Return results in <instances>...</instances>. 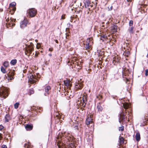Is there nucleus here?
<instances>
[{"instance_id":"nucleus-24","label":"nucleus","mask_w":148,"mask_h":148,"mask_svg":"<svg viewBox=\"0 0 148 148\" xmlns=\"http://www.w3.org/2000/svg\"><path fill=\"white\" fill-rule=\"evenodd\" d=\"M76 146L74 143H71L69 144V148H75Z\"/></svg>"},{"instance_id":"nucleus-28","label":"nucleus","mask_w":148,"mask_h":148,"mask_svg":"<svg viewBox=\"0 0 148 148\" xmlns=\"http://www.w3.org/2000/svg\"><path fill=\"white\" fill-rule=\"evenodd\" d=\"M17 60L16 59L13 60H12L10 62L11 64L14 65L16 63Z\"/></svg>"},{"instance_id":"nucleus-57","label":"nucleus","mask_w":148,"mask_h":148,"mask_svg":"<svg viewBox=\"0 0 148 148\" xmlns=\"http://www.w3.org/2000/svg\"><path fill=\"white\" fill-rule=\"evenodd\" d=\"M1 136H0V139H1Z\"/></svg>"},{"instance_id":"nucleus-47","label":"nucleus","mask_w":148,"mask_h":148,"mask_svg":"<svg viewBox=\"0 0 148 148\" xmlns=\"http://www.w3.org/2000/svg\"><path fill=\"white\" fill-rule=\"evenodd\" d=\"M65 18V17L64 16V15H62V19H64Z\"/></svg>"},{"instance_id":"nucleus-58","label":"nucleus","mask_w":148,"mask_h":148,"mask_svg":"<svg viewBox=\"0 0 148 148\" xmlns=\"http://www.w3.org/2000/svg\"><path fill=\"white\" fill-rule=\"evenodd\" d=\"M101 40H103V39H101Z\"/></svg>"},{"instance_id":"nucleus-21","label":"nucleus","mask_w":148,"mask_h":148,"mask_svg":"<svg viewBox=\"0 0 148 148\" xmlns=\"http://www.w3.org/2000/svg\"><path fill=\"white\" fill-rule=\"evenodd\" d=\"M50 89V87L49 86H47L45 88V91L48 94H49V91Z\"/></svg>"},{"instance_id":"nucleus-49","label":"nucleus","mask_w":148,"mask_h":148,"mask_svg":"<svg viewBox=\"0 0 148 148\" xmlns=\"http://www.w3.org/2000/svg\"><path fill=\"white\" fill-rule=\"evenodd\" d=\"M55 42H56V43H58V40H55Z\"/></svg>"},{"instance_id":"nucleus-27","label":"nucleus","mask_w":148,"mask_h":148,"mask_svg":"<svg viewBox=\"0 0 148 148\" xmlns=\"http://www.w3.org/2000/svg\"><path fill=\"white\" fill-rule=\"evenodd\" d=\"M1 71L2 73H6V71L5 69L3 66H1Z\"/></svg>"},{"instance_id":"nucleus-11","label":"nucleus","mask_w":148,"mask_h":148,"mask_svg":"<svg viewBox=\"0 0 148 148\" xmlns=\"http://www.w3.org/2000/svg\"><path fill=\"white\" fill-rule=\"evenodd\" d=\"M83 87V85L81 82L78 81L75 84V87L76 90L81 89Z\"/></svg>"},{"instance_id":"nucleus-16","label":"nucleus","mask_w":148,"mask_h":148,"mask_svg":"<svg viewBox=\"0 0 148 148\" xmlns=\"http://www.w3.org/2000/svg\"><path fill=\"white\" fill-rule=\"evenodd\" d=\"M93 43L92 41V38H88L86 40V44H89L91 45Z\"/></svg>"},{"instance_id":"nucleus-20","label":"nucleus","mask_w":148,"mask_h":148,"mask_svg":"<svg viewBox=\"0 0 148 148\" xmlns=\"http://www.w3.org/2000/svg\"><path fill=\"white\" fill-rule=\"evenodd\" d=\"M91 45H90V44H86L85 46L86 49L87 50H90L92 49V47H91Z\"/></svg>"},{"instance_id":"nucleus-18","label":"nucleus","mask_w":148,"mask_h":148,"mask_svg":"<svg viewBox=\"0 0 148 148\" xmlns=\"http://www.w3.org/2000/svg\"><path fill=\"white\" fill-rule=\"evenodd\" d=\"M111 30L112 31L113 33L116 32L117 30V26L115 25H113L112 27Z\"/></svg>"},{"instance_id":"nucleus-53","label":"nucleus","mask_w":148,"mask_h":148,"mask_svg":"<svg viewBox=\"0 0 148 148\" xmlns=\"http://www.w3.org/2000/svg\"><path fill=\"white\" fill-rule=\"evenodd\" d=\"M112 6L110 7V10H112Z\"/></svg>"},{"instance_id":"nucleus-26","label":"nucleus","mask_w":148,"mask_h":148,"mask_svg":"<svg viewBox=\"0 0 148 148\" xmlns=\"http://www.w3.org/2000/svg\"><path fill=\"white\" fill-rule=\"evenodd\" d=\"M90 2L89 0H86L85 1L84 4L86 7L89 6Z\"/></svg>"},{"instance_id":"nucleus-56","label":"nucleus","mask_w":148,"mask_h":148,"mask_svg":"<svg viewBox=\"0 0 148 148\" xmlns=\"http://www.w3.org/2000/svg\"><path fill=\"white\" fill-rule=\"evenodd\" d=\"M69 92H68V93H67V94L68 95L69 94Z\"/></svg>"},{"instance_id":"nucleus-6","label":"nucleus","mask_w":148,"mask_h":148,"mask_svg":"<svg viewBox=\"0 0 148 148\" xmlns=\"http://www.w3.org/2000/svg\"><path fill=\"white\" fill-rule=\"evenodd\" d=\"M33 44H31L29 45L26 49L25 51V54L29 56L31 53L32 51L34 50Z\"/></svg>"},{"instance_id":"nucleus-19","label":"nucleus","mask_w":148,"mask_h":148,"mask_svg":"<svg viewBox=\"0 0 148 148\" xmlns=\"http://www.w3.org/2000/svg\"><path fill=\"white\" fill-rule=\"evenodd\" d=\"M136 139L137 141H139L140 140V133L138 132L136 134Z\"/></svg>"},{"instance_id":"nucleus-30","label":"nucleus","mask_w":148,"mask_h":148,"mask_svg":"<svg viewBox=\"0 0 148 148\" xmlns=\"http://www.w3.org/2000/svg\"><path fill=\"white\" fill-rule=\"evenodd\" d=\"M120 143L121 144L124 143V138L122 137H121L119 139Z\"/></svg>"},{"instance_id":"nucleus-32","label":"nucleus","mask_w":148,"mask_h":148,"mask_svg":"<svg viewBox=\"0 0 148 148\" xmlns=\"http://www.w3.org/2000/svg\"><path fill=\"white\" fill-rule=\"evenodd\" d=\"M19 103H16L14 104V108L15 109H17L18 108Z\"/></svg>"},{"instance_id":"nucleus-50","label":"nucleus","mask_w":148,"mask_h":148,"mask_svg":"<svg viewBox=\"0 0 148 148\" xmlns=\"http://www.w3.org/2000/svg\"><path fill=\"white\" fill-rule=\"evenodd\" d=\"M127 1L128 2H131L132 0H127Z\"/></svg>"},{"instance_id":"nucleus-59","label":"nucleus","mask_w":148,"mask_h":148,"mask_svg":"<svg viewBox=\"0 0 148 148\" xmlns=\"http://www.w3.org/2000/svg\"><path fill=\"white\" fill-rule=\"evenodd\" d=\"M102 27H104V25H103V26H102Z\"/></svg>"},{"instance_id":"nucleus-45","label":"nucleus","mask_w":148,"mask_h":148,"mask_svg":"<svg viewBox=\"0 0 148 148\" xmlns=\"http://www.w3.org/2000/svg\"><path fill=\"white\" fill-rule=\"evenodd\" d=\"M69 29L68 28H66V33H69Z\"/></svg>"},{"instance_id":"nucleus-1","label":"nucleus","mask_w":148,"mask_h":148,"mask_svg":"<svg viewBox=\"0 0 148 148\" xmlns=\"http://www.w3.org/2000/svg\"><path fill=\"white\" fill-rule=\"evenodd\" d=\"M62 136L60 134L58 135L56 138V143H57V145L59 148H67L66 147L65 144H64L61 141L62 140Z\"/></svg>"},{"instance_id":"nucleus-42","label":"nucleus","mask_w":148,"mask_h":148,"mask_svg":"<svg viewBox=\"0 0 148 148\" xmlns=\"http://www.w3.org/2000/svg\"><path fill=\"white\" fill-rule=\"evenodd\" d=\"M61 116L60 115H56V116L58 119H60V118Z\"/></svg>"},{"instance_id":"nucleus-17","label":"nucleus","mask_w":148,"mask_h":148,"mask_svg":"<svg viewBox=\"0 0 148 148\" xmlns=\"http://www.w3.org/2000/svg\"><path fill=\"white\" fill-rule=\"evenodd\" d=\"M33 127L32 125L27 124L25 127L27 130L29 131L31 130L32 129Z\"/></svg>"},{"instance_id":"nucleus-54","label":"nucleus","mask_w":148,"mask_h":148,"mask_svg":"<svg viewBox=\"0 0 148 148\" xmlns=\"http://www.w3.org/2000/svg\"><path fill=\"white\" fill-rule=\"evenodd\" d=\"M38 40H35V41H36V42H38Z\"/></svg>"},{"instance_id":"nucleus-46","label":"nucleus","mask_w":148,"mask_h":148,"mask_svg":"<svg viewBox=\"0 0 148 148\" xmlns=\"http://www.w3.org/2000/svg\"><path fill=\"white\" fill-rule=\"evenodd\" d=\"M49 51H53V48H49Z\"/></svg>"},{"instance_id":"nucleus-15","label":"nucleus","mask_w":148,"mask_h":148,"mask_svg":"<svg viewBox=\"0 0 148 148\" xmlns=\"http://www.w3.org/2000/svg\"><path fill=\"white\" fill-rule=\"evenodd\" d=\"M125 115L123 113H121L120 114V117L119 119V122L120 123L124 119V116Z\"/></svg>"},{"instance_id":"nucleus-60","label":"nucleus","mask_w":148,"mask_h":148,"mask_svg":"<svg viewBox=\"0 0 148 148\" xmlns=\"http://www.w3.org/2000/svg\"><path fill=\"white\" fill-rule=\"evenodd\" d=\"M23 72H25V71H24V70L23 71Z\"/></svg>"},{"instance_id":"nucleus-29","label":"nucleus","mask_w":148,"mask_h":148,"mask_svg":"<svg viewBox=\"0 0 148 148\" xmlns=\"http://www.w3.org/2000/svg\"><path fill=\"white\" fill-rule=\"evenodd\" d=\"M3 65L6 68H7L9 66V63L8 62L5 61L3 63Z\"/></svg>"},{"instance_id":"nucleus-51","label":"nucleus","mask_w":148,"mask_h":148,"mask_svg":"<svg viewBox=\"0 0 148 148\" xmlns=\"http://www.w3.org/2000/svg\"><path fill=\"white\" fill-rule=\"evenodd\" d=\"M49 55L50 56H52V54L51 53L49 54Z\"/></svg>"},{"instance_id":"nucleus-25","label":"nucleus","mask_w":148,"mask_h":148,"mask_svg":"<svg viewBox=\"0 0 148 148\" xmlns=\"http://www.w3.org/2000/svg\"><path fill=\"white\" fill-rule=\"evenodd\" d=\"M123 106L124 108L127 109L129 107V105L128 103H123Z\"/></svg>"},{"instance_id":"nucleus-12","label":"nucleus","mask_w":148,"mask_h":148,"mask_svg":"<svg viewBox=\"0 0 148 148\" xmlns=\"http://www.w3.org/2000/svg\"><path fill=\"white\" fill-rule=\"evenodd\" d=\"M64 83L65 85L68 88H69V89L70 87L71 86L70 81L69 80H66L64 81Z\"/></svg>"},{"instance_id":"nucleus-36","label":"nucleus","mask_w":148,"mask_h":148,"mask_svg":"<svg viewBox=\"0 0 148 148\" xmlns=\"http://www.w3.org/2000/svg\"><path fill=\"white\" fill-rule=\"evenodd\" d=\"M133 24V22L132 21L130 20V21L129 23V26L130 27L132 26Z\"/></svg>"},{"instance_id":"nucleus-13","label":"nucleus","mask_w":148,"mask_h":148,"mask_svg":"<svg viewBox=\"0 0 148 148\" xmlns=\"http://www.w3.org/2000/svg\"><path fill=\"white\" fill-rule=\"evenodd\" d=\"M16 5L15 3L13 2L11 3L10 5V7L11 10H12L14 12L16 10V8L14 7Z\"/></svg>"},{"instance_id":"nucleus-7","label":"nucleus","mask_w":148,"mask_h":148,"mask_svg":"<svg viewBox=\"0 0 148 148\" xmlns=\"http://www.w3.org/2000/svg\"><path fill=\"white\" fill-rule=\"evenodd\" d=\"M87 102V96L86 94L85 93L82 98V100H81L80 103V105L82 106V107L84 108L85 107Z\"/></svg>"},{"instance_id":"nucleus-4","label":"nucleus","mask_w":148,"mask_h":148,"mask_svg":"<svg viewBox=\"0 0 148 148\" xmlns=\"http://www.w3.org/2000/svg\"><path fill=\"white\" fill-rule=\"evenodd\" d=\"M15 71L14 70L10 71L7 75L5 76L4 78L8 80L11 81L14 79L13 76L14 75Z\"/></svg>"},{"instance_id":"nucleus-37","label":"nucleus","mask_w":148,"mask_h":148,"mask_svg":"<svg viewBox=\"0 0 148 148\" xmlns=\"http://www.w3.org/2000/svg\"><path fill=\"white\" fill-rule=\"evenodd\" d=\"M40 47V43H37L36 48L37 49H39Z\"/></svg>"},{"instance_id":"nucleus-31","label":"nucleus","mask_w":148,"mask_h":148,"mask_svg":"<svg viewBox=\"0 0 148 148\" xmlns=\"http://www.w3.org/2000/svg\"><path fill=\"white\" fill-rule=\"evenodd\" d=\"M96 97L99 99H100L102 98V96L100 95H97Z\"/></svg>"},{"instance_id":"nucleus-22","label":"nucleus","mask_w":148,"mask_h":148,"mask_svg":"<svg viewBox=\"0 0 148 148\" xmlns=\"http://www.w3.org/2000/svg\"><path fill=\"white\" fill-rule=\"evenodd\" d=\"M134 27L133 26L130 27H129L128 30V31L130 34H132L133 33Z\"/></svg>"},{"instance_id":"nucleus-3","label":"nucleus","mask_w":148,"mask_h":148,"mask_svg":"<svg viewBox=\"0 0 148 148\" xmlns=\"http://www.w3.org/2000/svg\"><path fill=\"white\" fill-rule=\"evenodd\" d=\"M77 60L75 57H70L67 60V64L69 66L72 65V64H77L78 65Z\"/></svg>"},{"instance_id":"nucleus-2","label":"nucleus","mask_w":148,"mask_h":148,"mask_svg":"<svg viewBox=\"0 0 148 148\" xmlns=\"http://www.w3.org/2000/svg\"><path fill=\"white\" fill-rule=\"evenodd\" d=\"M8 90L6 88L2 87L0 88V97L5 98L9 94Z\"/></svg>"},{"instance_id":"nucleus-33","label":"nucleus","mask_w":148,"mask_h":148,"mask_svg":"<svg viewBox=\"0 0 148 148\" xmlns=\"http://www.w3.org/2000/svg\"><path fill=\"white\" fill-rule=\"evenodd\" d=\"M124 126L122 125L119 128V131H122L124 130Z\"/></svg>"},{"instance_id":"nucleus-55","label":"nucleus","mask_w":148,"mask_h":148,"mask_svg":"<svg viewBox=\"0 0 148 148\" xmlns=\"http://www.w3.org/2000/svg\"><path fill=\"white\" fill-rule=\"evenodd\" d=\"M39 109H40H40H41V108H40V107H39Z\"/></svg>"},{"instance_id":"nucleus-14","label":"nucleus","mask_w":148,"mask_h":148,"mask_svg":"<svg viewBox=\"0 0 148 148\" xmlns=\"http://www.w3.org/2000/svg\"><path fill=\"white\" fill-rule=\"evenodd\" d=\"M92 119L90 116L89 117H88V118L86 119V123L87 125H88L90 123H92Z\"/></svg>"},{"instance_id":"nucleus-43","label":"nucleus","mask_w":148,"mask_h":148,"mask_svg":"<svg viewBox=\"0 0 148 148\" xmlns=\"http://www.w3.org/2000/svg\"><path fill=\"white\" fill-rule=\"evenodd\" d=\"M1 148H7V147L6 145H3L2 146Z\"/></svg>"},{"instance_id":"nucleus-40","label":"nucleus","mask_w":148,"mask_h":148,"mask_svg":"<svg viewBox=\"0 0 148 148\" xmlns=\"http://www.w3.org/2000/svg\"><path fill=\"white\" fill-rule=\"evenodd\" d=\"M145 75L146 76L148 75V69H147L145 70Z\"/></svg>"},{"instance_id":"nucleus-41","label":"nucleus","mask_w":148,"mask_h":148,"mask_svg":"<svg viewBox=\"0 0 148 148\" xmlns=\"http://www.w3.org/2000/svg\"><path fill=\"white\" fill-rule=\"evenodd\" d=\"M69 33H66V38H68V37L69 36Z\"/></svg>"},{"instance_id":"nucleus-35","label":"nucleus","mask_w":148,"mask_h":148,"mask_svg":"<svg viewBox=\"0 0 148 148\" xmlns=\"http://www.w3.org/2000/svg\"><path fill=\"white\" fill-rule=\"evenodd\" d=\"M103 38L105 39H108L106 35L102 34L101 35V38Z\"/></svg>"},{"instance_id":"nucleus-9","label":"nucleus","mask_w":148,"mask_h":148,"mask_svg":"<svg viewBox=\"0 0 148 148\" xmlns=\"http://www.w3.org/2000/svg\"><path fill=\"white\" fill-rule=\"evenodd\" d=\"M36 76H34L31 74H30L29 76H28L29 81L32 83H34L36 82L35 80L36 79Z\"/></svg>"},{"instance_id":"nucleus-39","label":"nucleus","mask_w":148,"mask_h":148,"mask_svg":"<svg viewBox=\"0 0 148 148\" xmlns=\"http://www.w3.org/2000/svg\"><path fill=\"white\" fill-rule=\"evenodd\" d=\"M130 53L129 51H128L126 53H125V56H128L130 55Z\"/></svg>"},{"instance_id":"nucleus-8","label":"nucleus","mask_w":148,"mask_h":148,"mask_svg":"<svg viewBox=\"0 0 148 148\" xmlns=\"http://www.w3.org/2000/svg\"><path fill=\"white\" fill-rule=\"evenodd\" d=\"M8 19V21L7 19L6 20L7 21L9 22L6 23L7 26V27L8 28L9 26H14L15 24L14 23H13L12 22L13 21L14 22H15L16 20V19H12L10 18V20H9V18Z\"/></svg>"},{"instance_id":"nucleus-23","label":"nucleus","mask_w":148,"mask_h":148,"mask_svg":"<svg viewBox=\"0 0 148 148\" xmlns=\"http://www.w3.org/2000/svg\"><path fill=\"white\" fill-rule=\"evenodd\" d=\"M10 118L9 115L6 114L5 117V120L6 122H8L10 120Z\"/></svg>"},{"instance_id":"nucleus-38","label":"nucleus","mask_w":148,"mask_h":148,"mask_svg":"<svg viewBox=\"0 0 148 148\" xmlns=\"http://www.w3.org/2000/svg\"><path fill=\"white\" fill-rule=\"evenodd\" d=\"M25 147L27 148H32V147L30 146H29L28 144L26 145Z\"/></svg>"},{"instance_id":"nucleus-48","label":"nucleus","mask_w":148,"mask_h":148,"mask_svg":"<svg viewBox=\"0 0 148 148\" xmlns=\"http://www.w3.org/2000/svg\"><path fill=\"white\" fill-rule=\"evenodd\" d=\"M66 133L65 132L64 134H62V136H64V135L66 136Z\"/></svg>"},{"instance_id":"nucleus-5","label":"nucleus","mask_w":148,"mask_h":148,"mask_svg":"<svg viewBox=\"0 0 148 148\" xmlns=\"http://www.w3.org/2000/svg\"><path fill=\"white\" fill-rule=\"evenodd\" d=\"M27 12L29 16L32 17L36 16L37 13V11L35 8H32L28 10Z\"/></svg>"},{"instance_id":"nucleus-44","label":"nucleus","mask_w":148,"mask_h":148,"mask_svg":"<svg viewBox=\"0 0 148 148\" xmlns=\"http://www.w3.org/2000/svg\"><path fill=\"white\" fill-rule=\"evenodd\" d=\"M3 128V127L1 125H0V130H2Z\"/></svg>"},{"instance_id":"nucleus-10","label":"nucleus","mask_w":148,"mask_h":148,"mask_svg":"<svg viewBox=\"0 0 148 148\" xmlns=\"http://www.w3.org/2000/svg\"><path fill=\"white\" fill-rule=\"evenodd\" d=\"M28 23V21L26 19H24L20 23V27L22 28H23L27 26Z\"/></svg>"},{"instance_id":"nucleus-52","label":"nucleus","mask_w":148,"mask_h":148,"mask_svg":"<svg viewBox=\"0 0 148 148\" xmlns=\"http://www.w3.org/2000/svg\"><path fill=\"white\" fill-rule=\"evenodd\" d=\"M3 11V10L2 9H1L0 8V12H1Z\"/></svg>"},{"instance_id":"nucleus-34","label":"nucleus","mask_w":148,"mask_h":148,"mask_svg":"<svg viewBox=\"0 0 148 148\" xmlns=\"http://www.w3.org/2000/svg\"><path fill=\"white\" fill-rule=\"evenodd\" d=\"M87 14L88 15H89V14H90L92 12V11L91 10H90L89 9L87 11Z\"/></svg>"}]
</instances>
